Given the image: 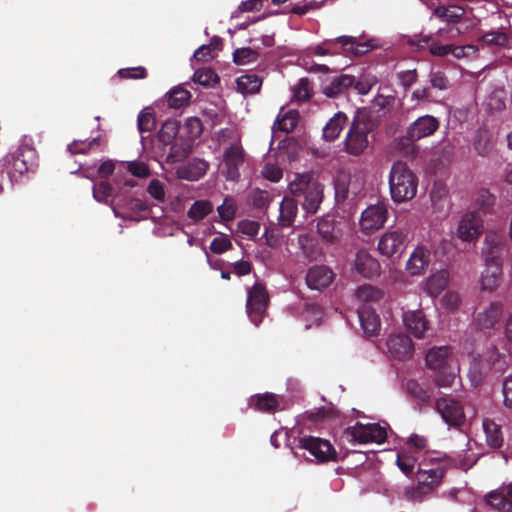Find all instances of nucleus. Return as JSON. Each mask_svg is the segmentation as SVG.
I'll list each match as a JSON object with an SVG mask.
<instances>
[{"instance_id": "052dcab7", "label": "nucleus", "mask_w": 512, "mask_h": 512, "mask_svg": "<svg viewBox=\"0 0 512 512\" xmlns=\"http://www.w3.org/2000/svg\"><path fill=\"white\" fill-rule=\"evenodd\" d=\"M184 127L187 130L189 137L193 139L199 137L203 131L202 122L197 117L187 118Z\"/></svg>"}, {"instance_id": "6e6d98bb", "label": "nucleus", "mask_w": 512, "mask_h": 512, "mask_svg": "<svg viewBox=\"0 0 512 512\" xmlns=\"http://www.w3.org/2000/svg\"><path fill=\"white\" fill-rule=\"evenodd\" d=\"M179 132V124L177 121H166L160 131V139L163 142H169L176 137Z\"/></svg>"}, {"instance_id": "a211bd4d", "label": "nucleus", "mask_w": 512, "mask_h": 512, "mask_svg": "<svg viewBox=\"0 0 512 512\" xmlns=\"http://www.w3.org/2000/svg\"><path fill=\"white\" fill-rule=\"evenodd\" d=\"M439 121L431 115H424L416 119L407 130V138L410 141H418L433 135L439 128Z\"/></svg>"}, {"instance_id": "338daca9", "label": "nucleus", "mask_w": 512, "mask_h": 512, "mask_svg": "<svg viewBox=\"0 0 512 512\" xmlns=\"http://www.w3.org/2000/svg\"><path fill=\"white\" fill-rule=\"evenodd\" d=\"M127 169L133 176L139 178L147 177L150 174L148 166L144 162L140 161L129 162Z\"/></svg>"}, {"instance_id": "774afa93", "label": "nucleus", "mask_w": 512, "mask_h": 512, "mask_svg": "<svg viewBox=\"0 0 512 512\" xmlns=\"http://www.w3.org/2000/svg\"><path fill=\"white\" fill-rule=\"evenodd\" d=\"M251 201L255 208L263 209L269 203V193L265 190L256 189L252 193Z\"/></svg>"}, {"instance_id": "4d7b16f0", "label": "nucleus", "mask_w": 512, "mask_h": 512, "mask_svg": "<svg viewBox=\"0 0 512 512\" xmlns=\"http://www.w3.org/2000/svg\"><path fill=\"white\" fill-rule=\"evenodd\" d=\"M118 75L122 79H145L147 77V70L142 66L123 68L118 71Z\"/></svg>"}, {"instance_id": "473e14b6", "label": "nucleus", "mask_w": 512, "mask_h": 512, "mask_svg": "<svg viewBox=\"0 0 512 512\" xmlns=\"http://www.w3.org/2000/svg\"><path fill=\"white\" fill-rule=\"evenodd\" d=\"M348 118L345 113L337 112L324 126L323 137L326 141H334L341 133Z\"/></svg>"}, {"instance_id": "412c9836", "label": "nucleus", "mask_w": 512, "mask_h": 512, "mask_svg": "<svg viewBox=\"0 0 512 512\" xmlns=\"http://www.w3.org/2000/svg\"><path fill=\"white\" fill-rule=\"evenodd\" d=\"M361 327L368 337L375 336L380 330V318L371 305L362 304L358 310Z\"/></svg>"}, {"instance_id": "2eb2a0df", "label": "nucleus", "mask_w": 512, "mask_h": 512, "mask_svg": "<svg viewBox=\"0 0 512 512\" xmlns=\"http://www.w3.org/2000/svg\"><path fill=\"white\" fill-rule=\"evenodd\" d=\"M483 232V220L477 211H468L461 217L458 228V237L465 241L471 242L477 239Z\"/></svg>"}, {"instance_id": "0eeeda50", "label": "nucleus", "mask_w": 512, "mask_h": 512, "mask_svg": "<svg viewBox=\"0 0 512 512\" xmlns=\"http://www.w3.org/2000/svg\"><path fill=\"white\" fill-rule=\"evenodd\" d=\"M489 358L483 360L481 357H473L468 369V377L471 384H482L488 376L489 371L495 368L497 371L502 369V366L496 367L500 363L502 354L498 351V348L493 346L489 351Z\"/></svg>"}, {"instance_id": "ea45409f", "label": "nucleus", "mask_w": 512, "mask_h": 512, "mask_svg": "<svg viewBox=\"0 0 512 512\" xmlns=\"http://www.w3.org/2000/svg\"><path fill=\"white\" fill-rule=\"evenodd\" d=\"M190 98V92L180 86L174 87L167 93L168 105L174 109H179L188 105Z\"/></svg>"}, {"instance_id": "69168bd1", "label": "nucleus", "mask_w": 512, "mask_h": 512, "mask_svg": "<svg viewBox=\"0 0 512 512\" xmlns=\"http://www.w3.org/2000/svg\"><path fill=\"white\" fill-rule=\"evenodd\" d=\"M219 216L223 221H231L235 217L236 208L232 202L225 199L224 202L217 208Z\"/></svg>"}, {"instance_id": "6e6552de", "label": "nucleus", "mask_w": 512, "mask_h": 512, "mask_svg": "<svg viewBox=\"0 0 512 512\" xmlns=\"http://www.w3.org/2000/svg\"><path fill=\"white\" fill-rule=\"evenodd\" d=\"M268 303L269 295L266 288L260 283H255L248 290L246 311L248 317L256 326L262 322Z\"/></svg>"}, {"instance_id": "c85d7f7f", "label": "nucleus", "mask_w": 512, "mask_h": 512, "mask_svg": "<svg viewBox=\"0 0 512 512\" xmlns=\"http://www.w3.org/2000/svg\"><path fill=\"white\" fill-rule=\"evenodd\" d=\"M487 503L498 511H512V484L503 491H492L486 496Z\"/></svg>"}, {"instance_id": "680f3d73", "label": "nucleus", "mask_w": 512, "mask_h": 512, "mask_svg": "<svg viewBox=\"0 0 512 512\" xmlns=\"http://www.w3.org/2000/svg\"><path fill=\"white\" fill-rule=\"evenodd\" d=\"M149 195L159 202L165 200V190L163 184L158 179H152L147 187Z\"/></svg>"}, {"instance_id": "3c124183", "label": "nucleus", "mask_w": 512, "mask_h": 512, "mask_svg": "<svg viewBox=\"0 0 512 512\" xmlns=\"http://www.w3.org/2000/svg\"><path fill=\"white\" fill-rule=\"evenodd\" d=\"M479 40L490 46L495 45L504 47L508 44V36L502 31L488 32L484 34Z\"/></svg>"}, {"instance_id": "5701e85b", "label": "nucleus", "mask_w": 512, "mask_h": 512, "mask_svg": "<svg viewBox=\"0 0 512 512\" xmlns=\"http://www.w3.org/2000/svg\"><path fill=\"white\" fill-rule=\"evenodd\" d=\"M0 162L4 166V171H6L7 181L10 182V186H13L14 182H16L20 176L31 172V169L20 161L16 151L7 154Z\"/></svg>"}, {"instance_id": "8fccbe9b", "label": "nucleus", "mask_w": 512, "mask_h": 512, "mask_svg": "<svg viewBox=\"0 0 512 512\" xmlns=\"http://www.w3.org/2000/svg\"><path fill=\"white\" fill-rule=\"evenodd\" d=\"M190 152L191 150L188 146L175 143L170 148V151L167 155V161L170 163L183 161L189 156Z\"/></svg>"}, {"instance_id": "13d9d810", "label": "nucleus", "mask_w": 512, "mask_h": 512, "mask_svg": "<svg viewBox=\"0 0 512 512\" xmlns=\"http://www.w3.org/2000/svg\"><path fill=\"white\" fill-rule=\"evenodd\" d=\"M232 248V242L227 236L215 237L211 244L210 250L215 254H222Z\"/></svg>"}, {"instance_id": "c756f323", "label": "nucleus", "mask_w": 512, "mask_h": 512, "mask_svg": "<svg viewBox=\"0 0 512 512\" xmlns=\"http://www.w3.org/2000/svg\"><path fill=\"white\" fill-rule=\"evenodd\" d=\"M465 14L464 8L458 5H439L433 12L432 16H435L448 24H458L462 21Z\"/></svg>"}, {"instance_id": "f8f14e48", "label": "nucleus", "mask_w": 512, "mask_h": 512, "mask_svg": "<svg viewBox=\"0 0 512 512\" xmlns=\"http://www.w3.org/2000/svg\"><path fill=\"white\" fill-rule=\"evenodd\" d=\"M407 234L400 228L388 230L379 239L378 250L386 256L392 257L402 254L406 248Z\"/></svg>"}, {"instance_id": "603ef678", "label": "nucleus", "mask_w": 512, "mask_h": 512, "mask_svg": "<svg viewBox=\"0 0 512 512\" xmlns=\"http://www.w3.org/2000/svg\"><path fill=\"white\" fill-rule=\"evenodd\" d=\"M294 98L298 101H307L312 96V86L307 78H301L295 86Z\"/></svg>"}, {"instance_id": "6ab92c4d", "label": "nucleus", "mask_w": 512, "mask_h": 512, "mask_svg": "<svg viewBox=\"0 0 512 512\" xmlns=\"http://www.w3.org/2000/svg\"><path fill=\"white\" fill-rule=\"evenodd\" d=\"M334 272L325 265L311 267L306 275V283L310 289L322 290L327 288L334 280Z\"/></svg>"}, {"instance_id": "37998d69", "label": "nucleus", "mask_w": 512, "mask_h": 512, "mask_svg": "<svg viewBox=\"0 0 512 512\" xmlns=\"http://www.w3.org/2000/svg\"><path fill=\"white\" fill-rule=\"evenodd\" d=\"M213 211V205L208 200L195 201L187 212L190 219L197 222L204 219L208 214Z\"/></svg>"}, {"instance_id": "1a4fd4ad", "label": "nucleus", "mask_w": 512, "mask_h": 512, "mask_svg": "<svg viewBox=\"0 0 512 512\" xmlns=\"http://www.w3.org/2000/svg\"><path fill=\"white\" fill-rule=\"evenodd\" d=\"M297 447L309 451L320 462L335 461L337 452L328 440L313 436H305L298 439Z\"/></svg>"}, {"instance_id": "a19ab883", "label": "nucleus", "mask_w": 512, "mask_h": 512, "mask_svg": "<svg viewBox=\"0 0 512 512\" xmlns=\"http://www.w3.org/2000/svg\"><path fill=\"white\" fill-rule=\"evenodd\" d=\"M17 154L19 155L20 161L31 169V172H34L38 167V154L36 149L29 144H21L16 149Z\"/></svg>"}, {"instance_id": "4468645a", "label": "nucleus", "mask_w": 512, "mask_h": 512, "mask_svg": "<svg viewBox=\"0 0 512 512\" xmlns=\"http://www.w3.org/2000/svg\"><path fill=\"white\" fill-rule=\"evenodd\" d=\"M445 469L443 467H436L431 469H419L417 472L418 484L413 491V497H421L431 493L438 487L444 477Z\"/></svg>"}, {"instance_id": "72a5a7b5", "label": "nucleus", "mask_w": 512, "mask_h": 512, "mask_svg": "<svg viewBox=\"0 0 512 512\" xmlns=\"http://www.w3.org/2000/svg\"><path fill=\"white\" fill-rule=\"evenodd\" d=\"M317 232L327 243H335L340 237L341 233L335 226V221L330 216H325L319 219L317 223Z\"/></svg>"}, {"instance_id": "09e8293b", "label": "nucleus", "mask_w": 512, "mask_h": 512, "mask_svg": "<svg viewBox=\"0 0 512 512\" xmlns=\"http://www.w3.org/2000/svg\"><path fill=\"white\" fill-rule=\"evenodd\" d=\"M408 394L419 404L427 403L434 396L431 386H407Z\"/></svg>"}, {"instance_id": "864d4df0", "label": "nucleus", "mask_w": 512, "mask_h": 512, "mask_svg": "<svg viewBox=\"0 0 512 512\" xmlns=\"http://www.w3.org/2000/svg\"><path fill=\"white\" fill-rule=\"evenodd\" d=\"M138 129L141 133L151 132L156 126L155 116L152 112L141 111L138 115Z\"/></svg>"}, {"instance_id": "e2e57ef3", "label": "nucleus", "mask_w": 512, "mask_h": 512, "mask_svg": "<svg viewBox=\"0 0 512 512\" xmlns=\"http://www.w3.org/2000/svg\"><path fill=\"white\" fill-rule=\"evenodd\" d=\"M430 83L432 88L439 90H447L449 88V80L442 71L432 72L430 74Z\"/></svg>"}, {"instance_id": "393cba45", "label": "nucleus", "mask_w": 512, "mask_h": 512, "mask_svg": "<svg viewBox=\"0 0 512 512\" xmlns=\"http://www.w3.org/2000/svg\"><path fill=\"white\" fill-rule=\"evenodd\" d=\"M209 169V163L203 159L195 158L177 169V176L188 181H197L203 177Z\"/></svg>"}, {"instance_id": "cd10ccee", "label": "nucleus", "mask_w": 512, "mask_h": 512, "mask_svg": "<svg viewBox=\"0 0 512 512\" xmlns=\"http://www.w3.org/2000/svg\"><path fill=\"white\" fill-rule=\"evenodd\" d=\"M486 267L482 273V288L494 291L500 285L502 279V262L485 263Z\"/></svg>"}, {"instance_id": "b1692460", "label": "nucleus", "mask_w": 512, "mask_h": 512, "mask_svg": "<svg viewBox=\"0 0 512 512\" xmlns=\"http://www.w3.org/2000/svg\"><path fill=\"white\" fill-rule=\"evenodd\" d=\"M355 269L366 278L379 276L381 272V266L378 260L363 250L356 254Z\"/></svg>"}, {"instance_id": "79ce46f5", "label": "nucleus", "mask_w": 512, "mask_h": 512, "mask_svg": "<svg viewBox=\"0 0 512 512\" xmlns=\"http://www.w3.org/2000/svg\"><path fill=\"white\" fill-rule=\"evenodd\" d=\"M259 46L237 48L233 52V61L237 65H246L257 61L260 53Z\"/></svg>"}, {"instance_id": "f3484780", "label": "nucleus", "mask_w": 512, "mask_h": 512, "mask_svg": "<svg viewBox=\"0 0 512 512\" xmlns=\"http://www.w3.org/2000/svg\"><path fill=\"white\" fill-rule=\"evenodd\" d=\"M245 152L239 143L231 144L224 152L223 162L226 178L237 181L240 178L239 168L244 164Z\"/></svg>"}, {"instance_id": "423d86ee", "label": "nucleus", "mask_w": 512, "mask_h": 512, "mask_svg": "<svg viewBox=\"0 0 512 512\" xmlns=\"http://www.w3.org/2000/svg\"><path fill=\"white\" fill-rule=\"evenodd\" d=\"M344 436L352 444H366L369 442L381 444L385 442L387 432L385 428L377 423L362 424L357 422L354 426L348 427L344 431Z\"/></svg>"}, {"instance_id": "58836bf2", "label": "nucleus", "mask_w": 512, "mask_h": 512, "mask_svg": "<svg viewBox=\"0 0 512 512\" xmlns=\"http://www.w3.org/2000/svg\"><path fill=\"white\" fill-rule=\"evenodd\" d=\"M262 86V78L255 73H247L237 79V88L242 94H255Z\"/></svg>"}, {"instance_id": "f03ea898", "label": "nucleus", "mask_w": 512, "mask_h": 512, "mask_svg": "<svg viewBox=\"0 0 512 512\" xmlns=\"http://www.w3.org/2000/svg\"><path fill=\"white\" fill-rule=\"evenodd\" d=\"M376 127L369 113L358 110L344 140V150L349 155L359 156L368 147V134Z\"/></svg>"}, {"instance_id": "7ed1b4c3", "label": "nucleus", "mask_w": 512, "mask_h": 512, "mask_svg": "<svg viewBox=\"0 0 512 512\" xmlns=\"http://www.w3.org/2000/svg\"><path fill=\"white\" fill-rule=\"evenodd\" d=\"M389 185L392 199L401 203L415 197L418 179L405 162L397 161L391 168Z\"/></svg>"}, {"instance_id": "bf43d9fd", "label": "nucleus", "mask_w": 512, "mask_h": 512, "mask_svg": "<svg viewBox=\"0 0 512 512\" xmlns=\"http://www.w3.org/2000/svg\"><path fill=\"white\" fill-rule=\"evenodd\" d=\"M478 52V48L475 45L467 44L462 46H457L451 44V51L450 54H452L456 59H462L469 57L471 55H475Z\"/></svg>"}, {"instance_id": "bb28decb", "label": "nucleus", "mask_w": 512, "mask_h": 512, "mask_svg": "<svg viewBox=\"0 0 512 512\" xmlns=\"http://www.w3.org/2000/svg\"><path fill=\"white\" fill-rule=\"evenodd\" d=\"M448 193V188L444 182L438 180L433 183L430 199L434 212L443 213L449 210L450 201Z\"/></svg>"}, {"instance_id": "5fc2aeb1", "label": "nucleus", "mask_w": 512, "mask_h": 512, "mask_svg": "<svg viewBox=\"0 0 512 512\" xmlns=\"http://www.w3.org/2000/svg\"><path fill=\"white\" fill-rule=\"evenodd\" d=\"M112 193L113 188L107 181H101L93 186V197L98 202L106 203Z\"/></svg>"}, {"instance_id": "39448f33", "label": "nucleus", "mask_w": 512, "mask_h": 512, "mask_svg": "<svg viewBox=\"0 0 512 512\" xmlns=\"http://www.w3.org/2000/svg\"><path fill=\"white\" fill-rule=\"evenodd\" d=\"M371 48L368 42H359L356 37L339 36L323 41L313 49V53L318 56L342 54L346 57H358L366 54Z\"/></svg>"}, {"instance_id": "4c0bfd02", "label": "nucleus", "mask_w": 512, "mask_h": 512, "mask_svg": "<svg viewBox=\"0 0 512 512\" xmlns=\"http://www.w3.org/2000/svg\"><path fill=\"white\" fill-rule=\"evenodd\" d=\"M483 429L486 435L487 444L492 448H499L503 444L501 426L491 419L483 420Z\"/></svg>"}, {"instance_id": "9d476101", "label": "nucleus", "mask_w": 512, "mask_h": 512, "mask_svg": "<svg viewBox=\"0 0 512 512\" xmlns=\"http://www.w3.org/2000/svg\"><path fill=\"white\" fill-rule=\"evenodd\" d=\"M435 405L437 411L447 424L451 426H461L464 423L465 414L463 405L451 395L438 397Z\"/></svg>"}, {"instance_id": "c9c22d12", "label": "nucleus", "mask_w": 512, "mask_h": 512, "mask_svg": "<svg viewBox=\"0 0 512 512\" xmlns=\"http://www.w3.org/2000/svg\"><path fill=\"white\" fill-rule=\"evenodd\" d=\"M449 273L442 269L432 274L426 282V289L430 296L437 297L448 285Z\"/></svg>"}, {"instance_id": "9b49d317", "label": "nucleus", "mask_w": 512, "mask_h": 512, "mask_svg": "<svg viewBox=\"0 0 512 512\" xmlns=\"http://www.w3.org/2000/svg\"><path fill=\"white\" fill-rule=\"evenodd\" d=\"M387 354L397 361H407L412 358L415 348L411 338L403 333L392 334L386 340Z\"/></svg>"}, {"instance_id": "dca6fc26", "label": "nucleus", "mask_w": 512, "mask_h": 512, "mask_svg": "<svg viewBox=\"0 0 512 512\" xmlns=\"http://www.w3.org/2000/svg\"><path fill=\"white\" fill-rule=\"evenodd\" d=\"M387 219V208L385 204L378 203L367 207L361 215L360 226L362 231L370 233L380 229Z\"/></svg>"}, {"instance_id": "7c9ffc66", "label": "nucleus", "mask_w": 512, "mask_h": 512, "mask_svg": "<svg viewBox=\"0 0 512 512\" xmlns=\"http://www.w3.org/2000/svg\"><path fill=\"white\" fill-rule=\"evenodd\" d=\"M279 211V225L281 227H290L297 216L298 203L291 197H284L280 203Z\"/></svg>"}, {"instance_id": "f257e3e1", "label": "nucleus", "mask_w": 512, "mask_h": 512, "mask_svg": "<svg viewBox=\"0 0 512 512\" xmlns=\"http://www.w3.org/2000/svg\"><path fill=\"white\" fill-rule=\"evenodd\" d=\"M426 365L436 373V384H454L459 378V366L450 346H434L425 357Z\"/></svg>"}, {"instance_id": "4be33fe9", "label": "nucleus", "mask_w": 512, "mask_h": 512, "mask_svg": "<svg viewBox=\"0 0 512 512\" xmlns=\"http://www.w3.org/2000/svg\"><path fill=\"white\" fill-rule=\"evenodd\" d=\"M431 253L429 249L418 246L410 255L406 270L413 276L423 274L429 266Z\"/></svg>"}, {"instance_id": "a18cd8bd", "label": "nucleus", "mask_w": 512, "mask_h": 512, "mask_svg": "<svg viewBox=\"0 0 512 512\" xmlns=\"http://www.w3.org/2000/svg\"><path fill=\"white\" fill-rule=\"evenodd\" d=\"M299 113L296 110H289L276 119L277 129L282 132H292L298 125Z\"/></svg>"}, {"instance_id": "de8ad7c7", "label": "nucleus", "mask_w": 512, "mask_h": 512, "mask_svg": "<svg viewBox=\"0 0 512 512\" xmlns=\"http://www.w3.org/2000/svg\"><path fill=\"white\" fill-rule=\"evenodd\" d=\"M416 464V458L405 450L397 453L396 465L406 475L409 476L413 473Z\"/></svg>"}, {"instance_id": "f704fd0d", "label": "nucleus", "mask_w": 512, "mask_h": 512, "mask_svg": "<svg viewBox=\"0 0 512 512\" xmlns=\"http://www.w3.org/2000/svg\"><path fill=\"white\" fill-rule=\"evenodd\" d=\"M282 398L273 393L257 394L251 398L256 409L262 412H273L279 408Z\"/></svg>"}, {"instance_id": "0e129e2a", "label": "nucleus", "mask_w": 512, "mask_h": 512, "mask_svg": "<svg viewBox=\"0 0 512 512\" xmlns=\"http://www.w3.org/2000/svg\"><path fill=\"white\" fill-rule=\"evenodd\" d=\"M239 231L249 237H255L260 230V224L252 220H242L238 223Z\"/></svg>"}, {"instance_id": "ddd939ff", "label": "nucleus", "mask_w": 512, "mask_h": 512, "mask_svg": "<svg viewBox=\"0 0 512 512\" xmlns=\"http://www.w3.org/2000/svg\"><path fill=\"white\" fill-rule=\"evenodd\" d=\"M505 245L506 237L504 232L496 230L487 231L482 248V256L485 263L502 262L501 257Z\"/></svg>"}, {"instance_id": "49530a36", "label": "nucleus", "mask_w": 512, "mask_h": 512, "mask_svg": "<svg viewBox=\"0 0 512 512\" xmlns=\"http://www.w3.org/2000/svg\"><path fill=\"white\" fill-rule=\"evenodd\" d=\"M193 81L204 87H211L219 82V77L213 69L202 68L195 71Z\"/></svg>"}, {"instance_id": "20e7f679", "label": "nucleus", "mask_w": 512, "mask_h": 512, "mask_svg": "<svg viewBox=\"0 0 512 512\" xmlns=\"http://www.w3.org/2000/svg\"><path fill=\"white\" fill-rule=\"evenodd\" d=\"M293 196H303L302 208L309 214H315L323 199V186L312 181L310 174H297L289 184Z\"/></svg>"}, {"instance_id": "c03bdc74", "label": "nucleus", "mask_w": 512, "mask_h": 512, "mask_svg": "<svg viewBox=\"0 0 512 512\" xmlns=\"http://www.w3.org/2000/svg\"><path fill=\"white\" fill-rule=\"evenodd\" d=\"M356 297L358 300L364 302L363 304L370 305L371 303L380 301L383 297V292L371 285H363L356 290Z\"/></svg>"}, {"instance_id": "e433bc0d", "label": "nucleus", "mask_w": 512, "mask_h": 512, "mask_svg": "<svg viewBox=\"0 0 512 512\" xmlns=\"http://www.w3.org/2000/svg\"><path fill=\"white\" fill-rule=\"evenodd\" d=\"M474 204L477 211L484 215L492 214L496 204V196L492 194L488 189H480L474 199Z\"/></svg>"}, {"instance_id": "aec40b11", "label": "nucleus", "mask_w": 512, "mask_h": 512, "mask_svg": "<svg viewBox=\"0 0 512 512\" xmlns=\"http://www.w3.org/2000/svg\"><path fill=\"white\" fill-rule=\"evenodd\" d=\"M502 314V303L491 302L487 307L476 314L475 323L480 329H491L499 322Z\"/></svg>"}, {"instance_id": "2f4dec72", "label": "nucleus", "mask_w": 512, "mask_h": 512, "mask_svg": "<svg viewBox=\"0 0 512 512\" xmlns=\"http://www.w3.org/2000/svg\"><path fill=\"white\" fill-rule=\"evenodd\" d=\"M354 85V76L348 74H342L334 78L328 85L323 89V93L329 97L334 98L344 93L347 89Z\"/></svg>"}, {"instance_id": "a878e982", "label": "nucleus", "mask_w": 512, "mask_h": 512, "mask_svg": "<svg viewBox=\"0 0 512 512\" xmlns=\"http://www.w3.org/2000/svg\"><path fill=\"white\" fill-rule=\"evenodd\" d=\"M404 324L416 338H423L428 329V321L421 310L407 311L403 314Z\"/></svg>"}]
</instances>
